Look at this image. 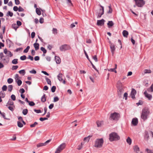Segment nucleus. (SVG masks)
I'll list each match as a JSON object with an SVG mask.
<instances>
[{"instance_id":"obj_62","label":"nucleus","mask_w":153,"mask_h":153,"mask_svg":"<svg viewBox=\"0 0 153 153\" xmlns=\"http://www.w3.org/2000/svg\"><path fill=\"white\" fill-rule=\"evenodd\" d=\"M146 151L148 153H153V152L152 150L149 149H146Z\"/></svg>"},{"instance_id":"obj_26","label":"nucleus","mask_w":153,"mask_h":153,"mask_svg":"<svg viewBox=\"0 0 153 153\" xmlns=\"http://www.w3.org/2000/svg\"><path fill=\"white\" fill-rule=\"evenodd\" d=\"M12 27L16 31L17 29L19 27L16 24H13L12 25Z\"/></svg>"},{"instance_id":"obj_8","label":"nucleus","mask_w":153,"mask_h":153,"mask_svg":"<svg viewBox=\"0 0 153 153\" xmlns=\"http://www.w3.org/2000/svg\"><path fill=\"white\" fill-rule=\"evenodd\" d=\"M66 144L65 143H62L57 148L55 153H59L65 147Z\"/></svg>"},{"instance_id":"obj_7","label":"nucleus","mask_w":153,"mask_h":153,"mask_svg":"<svg viewBox=\"0 0 153 153\" xmlns=\"http://www.w3.org/2000/svg\"><path fill=\"white\" fill-rule=\"evenodd\" d=\"M71 48L70 46L66 44L62 45L59 47V49L61 51H65L70 49Z\"/></svg>"},{"instance_id":"obj_5","label":"nucleus","mask_w":153,"mask_h":153,"mask_svg":"<svg viewBox=\"0 0 153 153\" xmlns=\"http://www.w3.org/2000/svg\"><path fill=\"white\" fill-rule=\"evenodd\" d=\"M136 4L134 6V7H135L137 5L138 7H142L145 4V2L144 0H134Z\"/></svg>"},{"instance_id":"obj_22","label":"nucleus","mask_w":153,"mask_h":153,"mask_svg":"<svg viewBox=\"0 0 153 153\" xmlns=\"http://www.w3.org/2000/svg\"><path fill=\"white\" fill-rule=\"evenodd\" d=\"M128 34V31L126 30H124L123 32V36L126 37H127Z\"/></svg>"},{"instance_id":"obj_48","label":"nucleus","mask_w":153,"mask_h":153,"mask_svg":"<svg viewBox=\"0 0 153 153\" xmlns=\"http://www.w3.org/2000/svg\"><path fill=\"white\" fill-rule=\"evenodd\" d=\"M108 71H110L114 72L115 73H117V71L115 70V69L114 68H110L109 69H108Z\"/></svg>"},{"instance_id":"obj_50","label":"nucleus","mask_w":153,"mask_h":153,"mask_svg":"<svg viewBox=\"0 0 153 153\" xmlns=\"http://www.w3.org/2000/svg\"><path fill=\"white\" fill-rule=\"evenodd\" d=\"M38 123L37 122H35L33 124L30 125V127L31 128L34 127Z\"/></svg>"},{"instance_id":"obj_35","label":"nucleus","mask_w":153,"mask_h":153,"mask_svg":"<svg viewBox=\"0 0 153 153\" xmlns=\"http://www.w3.org/2000/svg\"><path fill=\"white\" fill-rule=\"evenodd\" d=\"M36 13L39 15H40L41 13L40 10L37 8H36Z\"/></svg>"},{"instance_id":"obj_25","label":"nucleus","mask_w":153,"mask_h":153,"mask_svg":"<svg viewBox=\"0 0 153 153\" xmlns=\"http://www.w3.org/2000/svg\"><path fill=\"white\" fill-rule=\"evenodd\" d=\"M107 25H108V27H110L113 25L114 23L112 21H109L107 23Z\"/></svg>"},{"instance_id":"obj_54","label":"nucleus","mask_w":153,"mask_h":153,"mask_svg":"<svg viewBox=\"0 0 153 153\" xmlns=\"http://www.w3.org/2000/svg\"><path fill=\"white\" fill-rule=\"evenodd\" d=\"M18 68V65H13L12 66V70H16Z\"/></svg>"},{"instance_id":"obj_53","label":"nucleus","mask_w":153,"mask_h":153,"mask_svg":"<svg viewBox=\"0 0 153 153\" xmlns=\"http://www.w3.org/2000/svg\"><path fill=\"white\" fill-rule=\"evenodd\" d=\"M2 61L4 62H6L7 63H8L9 61V58H7V61L6 60V59L5 58H2Z\"/></svg>"},{"instance_id":"obj_40","label":"nucleus","mask_w":153,"mask_h":153,"mask_svg":"<svg viewBox=\"0 0 153 153\" xmlns=\"http://www.w3.org/2000/svg\"><path fill=\"white\" fill-rule=\"evenodd\" d=\"M108 7L109 8V10L107 12V13H112V8H111V5H110Z\"/></svg>"},{"instance_id":"obj_55","label":"nucleus","mask_w":153,"mask_h":153,"mask_svg":"<svg viewBox=\"0 0 153 153\" xmlns=\"http://www.w3.org/2000/svg\"><path fill=\"white\" fill-rule=\"evenodd\" d=\"M30 73L31 74H35L36 73V71H35L34 69H33L31 71H30Z\"/></svg>"},{"instance_id":"obj_42","label":"nucleus","mask_w":153,"mask_h":153,"mask_svg":"<svg viewBox=\"0 0 153 153\" xmlns=\"http://www.w3.org/2000/svg\"><path fill=\"white\" fill-rule=\"evenodd\" d=\"M53 33L56 34L57 33V30L56 28H53L52 30Z\"/></svg>"},{"instance_id":"obj_59","label":"nucleus","mask_w":153,"mask_h":153,"mask_svg":"<svg viewBox=\"0 0 153 153\" xmlns=\"http://www.w3.org/2000/svg\"><path fill=\"white\" fill-rule=\"evenodd\" d=\"M59 98L57 97H56L54 98L53 101L54 102H56L58 101H59Z\"/></svg>"},{"instance_id":"obj_6","label":"nucleus","mask_w":153,"mask_h":153,"mask_svg":"<svg viewBox=\"0 0 153 153\" xmlns=\"http://www.w3.org/2000/svg\"><path fill=\"white\" fill-rule=\"evenodd\" d=\"M120 117V115L119 114L116 112H114L111 113V114L110 118L111 120H117Z\"/></svg>"},{"instance_id":"obj_21","label":"nucleus","mask_w":153,"mask_h":153,"mask_svg":"<svg viewBox=\"0 0 153 153\" xmlns=\"http://www.w3.org/2000/svg\"><path fill=\"white\" fill-rule=\"evenodd\" d=\"M14 105V102L13 101H12L10 99L7 103L6 106L7 107L8 105Z\"/></svg>"},{"instance_id":"obj_63","label":"nucleus","mask_w":153,"mask_h":153,"mask_svg":"<svg viewBox=\"0 0 153 153\" xmlns=\"http://www.w3.org/2000/svg\"><path fill=\"white\" fill-rule=\"evenodd\" d=\"M24 11V9L21 7V6H19L18 8V11L19 12H22Z\"/></svg>"},{"instance_id":"obj_28","label":"nucleus","mask_w":153,"mask_h":153,"mask_svg":"<svg viewBox=\"0 0 153 153\" xmlns=\"http://www.w3.org/2000/svg\"><path fill=\"white\" fill-rule=\"evenodd\" d=\"M126 142L129 145H131V140L130 138V137H128L127 140H126Z\"/></svg>"},{"instance_id":"obj_19","label":"nucleus","mask_w":153,"mask_h":153,"mask_svg":"<svg viewBox=\"0 0 153 153\" xmlns=\"http://www.w3.org/2000/svg\"><path fill=\"white\" fill-rule=\"evenodd\" d=\"M39 45L38 43H35L33 44V46L36 51H37L39 49Z\"/></svg>"},{"instance_id":"obj_32","label":"nucleus","mask_w":153,"mask_h":153,"mask_svg":"<svg viewBox=\"0 0 153 153\" xmlns=\"http://www.w3.org/2000/svg\"><path fill=\"white\" fill-rule=\"evenodd\" d=\"M7 44L9 45V47H10L11 45V42L10 40L9 39H7L6 40Z\"/></svg>"},{"instance_id":"obj_36","label":"nucleus","mask_w":153,"mask_h":153,"mask_svg":"<svg viewBox=\"0 0 153 153\" xmlns=\"http://www.w3.org/2000/svg\"><path fill=\"white\" fill-rule=\"evenodd\" d=\"M5 93L2 91H1L0 92V96L2 97V98H4L5 96Z\"/></svg>"},{"instance_id":"obj_61","label":"nucleus","mask_w":153,"mask_h":153,"mask_svg":"<svg viewBox=\"0 0 153 153\" xmlns=\"http://www.w3.org/2000/svg\"><path fill=\"white\" fill-rule=\"evenodd\" d=\"M48 118L47 117L42 118L41 117L39 118V120L41 121H43L46 120H47Z\"/></svg>"},{"instance_id":"obj_23","label":"nucleus","mask_w":153,"mask_h":153,"mask_svg":"<svg viewBox=\"0 0 153 153\" xmlns=\"http://www.w3.org/2000/svg\"><path fill=\"white\" fill-rule=\"evenodd\" d=\"M46 95L45 94L41 98V101L42 102H44L46 101V98L45 97Z\"/></svg>"},{"instance_id":"obj_13","label":"nucleus","mask_w":153,"mask_h":153,"mask_svg":"<svg viewBox=\"0 0 153 153\" xmlns=\"http://www.w3.org/2000/svg\"><path fill=\"white\" fill-rule=\"evenodd\" d=\"M138 119L137 118H134L132 119L131 123L134 126H136L138 123Z\"/></svg>"},{"instance_id":"obj_18","label":"nucleus","mask_w":153,"mask_h":153,"mask_svg":"<svg viewBox=\"0 0 153 153\" xmlns=\"http://www.w3.org/2000/svg\"><path fill=\"white\" fill-rule=\"evenodd\" d=\"M55 59L56 60V61L57 64H59L61 62V59L60 58L57 56H55Z\"/></svg>"},{"instance_id":"obj_3","label":"nucleus","mask_w":153,"mask_h":153,"mask_svg":"<svg viewBox=\"0 0 153 153\" xmlns=\"http://www.w3.org/2000/svg\"><path fill=\"white\" fill-rule=\"evenodd\" d=\"M109 136V139L111 142L120 139V136L117 133L115 132H113L110 134Z\"/></svg>"},{"instance_id":"obj_51","label":"nucleus","mask_w":153,"mask_h":153,"mask_svg":"<svg viewBox=\"0 0 153 153\" xmlns=\"http://www.w3.org/2000/svg\"><path fill=\"white\" fill-rule=\"evenodd\" d=\"M7 86L6 85H4L2 88V89L3 91H6L7 90Z\"/></svg>"},{"instance_id":"obj_49","label":"nucleus","mask_w":153,"mask_h":153,"mask_svg":"<svg viewBox=\"0 0 153 153\" xmlns=\"http://www.w3.org/2000/svg\"><path fill=\"white\" fill-rule=\"evenodd\" d=\"M7 81L9 84H10L13 82V80L11 78H9L7 79Z\"/></svg>"},{"instance_id":"obj_16","label":"nucleus","mask_w":153,"mask_h":153,"mask_svg":"<svg viewBox=\"0 0 153 153\" xmlns=\"http://www.w3.org/2000/svg\"><path fill=\"white\" fill-rule=\"evenodd\" d=\"M149 135L147 131H146L145 132V134L144 136V138L145 140L147 141L149 139Z\"/></svg>"},{"instance_id":"obj_56","label":"nucleus","mask_w":153,"mask_h":153,"mask_svg":"<svg viewBox=\"0 0 153 153\" xmlns=\"http://www.w3.org/2000/svg\"><path fill=\"white\" fill-rule=\"evenodd\" d=\"M84 53H85V55L86 56V57L87 59H88V60L89 61H90V60L88 56V55L86 51H85V50H84Z\"/></svg>"},{"instance_id":"obj_30","label":"nucleus","mask_w":153,"mask_h":153,"mask_svg":"<svg viewBox=\"0 0 153 153\" xmlns=\"http://www.w3.org/2000/svg\"><path fill=\"white\" fill-rule=\"evenodd\" d=\"M18 59H15L12 61V63L14 64H16L18 63Z\"/></svg>"},{"instance_id":"obj_43","label":"nucleus","mask_w":153,"mask_h":153,"mask_svg":"<svg viewBox=\"0 0 153 153\" xmlns=\"http://www.w3.org/2000/svg\"><path fill=\"white\" fill-rule=\"evenodd\" d=\"M40 50L43 52L44 53H45L47 52V50L43 47H41Z\"/></svg>"},{"instance_id":"obj_31","label":"nucleus","mask_w":153,"mask_h":153,"mask_svg":"<svg viewBox=\"0 0 153 153\" xmlns=\"http://www.w3.org/2000/svg\"><path fill=\"white\" fill-rule=\"evenodd\" d=\"M8 91L9 92H11L12 90L13 86L12 85H9L8 86Z\"/></svg>"},{"instance_id":"obj_1","label":"nucleus","mask_w":153,"mask_h":153,"mask_svg":"<svg viewBox=\"0 0 153 153\" xmlns=\"http://www.w3.org/2000/svg\"><path fill=\"white\" fill-rule=\"evenodd\" d=\"M117 88H118V95L119 97H121L124 91V87L122 82L120 81H118L117 83Z\"/></svg>"},{"instance_id":"obj_52","label":"nucleus","mask_w":153,"mask_h":153,"mask_svg":"<svg viewBox=\"0 0 153 153\" xmlns=\"http://www.w3.org/2000/svg\"><path fill=\"white\" fill-rule=\"evenodd\" d=\"M11 98L12 100L13 101H15L16 99V96L14 94H12L11 96Z\"/></svg>"},{"instance_id":"obj_58","label":"nucleus","mask_w":153,"mask_h":153,"mask_svg":"<svg viewBox=\"0 0 153 153\" xmlns=\"http://www.w3.org/2000/svg\"><path fill=\"white\" fill-rule=\"evenodd\" d=\"M123 98H125V100H127L128 97V94L126 92H125L123 95Z\"/></svg>"},{"instance_id":"obj_20","label":"nucleus","mask_w":153,"mask_h":153,"mask_svg":"<svg viewBox=\"0 0 153 153\" xmlns=\"http://www.w3.org/2000/svg\"><path fill=\"white\" fill-rule=\"evenodd\" d=\"M63 76V74L61 73H59L58 75H57V78L60 81H63V79L62 78Z\"/></svg>"},{"instance_id":"obj_39","label":"nucleus","mask_w":153,"mask_h":153,"mask_svg":"<svg viewBox=\"0 0 153 153\" xmlns=\"http://www.w3.org/2000/svg\"><path fill=\"white\" fill-rule=\"evenodd\" d=\"M30 48V47L29 46H27L26 48L24 50V53H27L28 51Z\"/></svg>"},{"instance_id":"obj_4","label":"nucleus","mask_w":153,"mask_h":153,"mask_svg":"<svg viewBox=\"0 0 153 153\" xmlns=\"http://www.w3.org/2000/svg\"><path fill=\"white\" fill-rule=\"evenodd\" d=\"M104 140L102 138L97 139L94 142V146L97 148H100L102 147Z\"/></svg>"},{"instance_id":"obj_15","label":"nucleus","mask_w":153,"mask_h":153,"mask_svg":"<svg viewBox=\"0 0 153 153\" xmlns=\"http://www.w3.org/2000/svg\"><path fill=\"white\" fill-rule=\"evenodd\" d=\"M133 149L134 151L136 153H138L140 152V149L139 147L137 145H135L133 147Z\"/></svg>"},{"instance_id":"obj_29","label":"nucleus","mask_w":153,"mask_h":153,"mask_svg":"<svg viewBox=\"0 0 153 153\" xmlns=\"http://www.w3.org/2000/svg\"><path fill=\"white\" fill-rule=\"evenodd\" d=\"M91 137L92 136L89 135L87 137H85L84 139V140L86 142H88L89 140L90 137Z\"/></svg>"},{"instance_id":"obj_47","label":"nucleus","mask_w":153,"mask_h":153,"mask_svg":"<svg viewBox=\"0 0 153 153\" xmlns=\"http://www.w3.org/2000/svg\"><path fill=\"white\" fill-rule=\"evenodd\" d=\"M27 57L25 55H23L21 56L20 57V59L22 60H24L26 59Z\"/></svg>"},{"instance_id":"obj_60","label":"nucleus","mask_w":153,"mask_h":153,"mask_svg":"<svg viewBox=\"0 0 153 153\" xmlns=\"http://www.w3.org/2000/svg\"><path fill=\"white\" fill-rule=\"evenodd\" d=\"M29 104L30 106H33L35 105V104L34 102L33 101H29Z\"/></svg>"},{"instance_id":"obj_33","label":"nucleus","mask_w":153,"mask_h":153,"mask_svg":"<svg viewBox=\"0 0 153 153\" xmlns=\"http://www.w3.org/2000/svg\"><path fill=\"white\" fill-rule=\"evenodd\" d=\"M13 14L12 12L8 11L7 13L6 16H9L10 17H12L13 16Z\"/></svg>"},{"instance_id":"obj_38","label":"nucleus","mask_w":153,"mask_h":153,"mask_svg":"<svg viewBox=\"0 0 153 153\" xmlns=\"http://www.w3.org/2000/svg\"><path fill=\"white\" fill-rule=\"evenodd\" d=\"M19 73L21 74H22L23 75H25V70L23 69L19 71Z\"/></svg>"},{"instance_id":"obj_37","label":"nucleus","mask_w":153,"mask_h":153,"mask_svg":"<svg viewBox=\"0 0 153 153\" xmlns=\"http://www.w3.org/2000/svg\"><path fill=\"white\" fill-rule=\"evenodd\" d=\"M16 82L17 83L18 85L19 86H20L22 84V81L20 79H18L16 81Z\"/></svg>"},{"instance_id":"obj_44","label":"nucleus","mask_w":153,"mask_h":153,"mask_svg":"<svg viewBox=\"0 0 153 153\" xmlns=\"http://www.w3.org/2000/svg\"><path fill=\"white\" fill-rule=\"evenodd\" d=\"M44 146H45L44 143H40L37 144V147H39Z\"/></svg>"},{"instance_id":"obj_24","label":"nucleus","mask_w":153,"mask_h":153,"mask_svg":"<svg viewBox=\"0 0 153 153\" xmlns=\"http://www.w3.org/2000/svg\"><path fill=\"white\" fill-rule=\"evenodd\" d=\"M45 79L46 81L47 82L48 84L50 85H51V82L50 79H48L47 77L45 76Z\"/></svg>"},{"instance_id":"obj_27","label":"nucleus","mask_w":153,"mask_h":153,"mask_svg":"<svg viewBox=\"0 0 153 153\" xmlns=\"http://www.w3.org/2000/svg\"><path fill=\"white\" fill-rule=\"evenodd\" d=\"M97 125L98 127H101L103 124L102 121H97Z\"/></svg>"},{"instance_id":"obj_14","label":"nucleus","mask_w":153,"mask_h":153,"mask_svg":"<svg viewBox=\"0 0 153 153\" xmlns=\"http://www.w3.org/2000/svg\"><path fill=\"white\" fill-rule=\"evenodd\" d=\"M144 94L145 95V96L149 100H151L152 98V95L150 94H148L146 91L144 92Z\"/></svg>"},{"instance_id":"obj_45","label":"nucleus","mask_w":153,"mask_h":153,"mask_svg":"<svg viewBox=\"0 0 153 153\" xmlns=\"http://www.w3.org/2000/svg\"><path fill=\"white\" fill-rule=\"evenodd\" d=\"M56 89V87L55 86H53L51 88V91L52 92L54 93L55 92Z\"/></svg>"},{"instance_id":"obj_10","label":"nucleus","mask_w":153,"mask_h":153,"mask_svg":"<svg viewBox=\"0 0 153 153\" xmlns=\"http://www.w3.org/2000/svg\"><path fill=\"white\" fill-rule=\"evenodd\" d=\"M105 20L102 19L101 20H98L97 22V25L98 26H102L104 25Z\"/></svg>"},{"instance_id":"obj_17","label":"nucleus","mask_w":153,"mask_h":153,"mask_svg":"<svg viewBox=\"0 0 153 153\" xmlns=\"http://www.w3.org/2000/svg\"><path fill=\"white\" fill-rule=\"evenodd\" d=\"M152 72L151 70L150 69H146L143 71V75H145L146 74H151Z\"/></svg>"},{"instance_id":"obj_2","label":"nucleus","mask_w":153,"mask_h":153,"mask_svg":"<svg viewBox=\"0 0 153 153\" xmlns=\"http://www.w3.org/2000/svg\"><path fill=\"white\" fill-rule=\"evenodd\" d=\"M150 111L149 109L147 108H145L143 109L142 113L141 115V118L143 121L146 120L149 114Z\"/></svg>"},{"instance_id":"obj_57","label":"nucleus","mask_w":153,"mask_h":153,"mask_svg":"<svg viewBox=\"0 0 153 153\" xmlns=\"http://www.w3.org/2000/svg\"><path fill=\"white\" fill-rule=\"evenodd\" d=\"M150 90H151V92H153V83H152V84L150 88L148 89V91H149Z\"/></svg>"},{"instance_id":"obj_34","label":"nucleus","mask_w":153,"mask_h":153,"mask_svg":"<svg viewBox=\"0 0 153 153\" xmlns=\"http://www.w3.org/2000/svg\"><path fill=\"white\" fill-rule=\"evenodd\" d=\"M28 113V110L27 109H25L23 110L22 113L24 115H26Z\"/></svg>"},{"instance_id":"obj_46","label":"nucleus","mask_w":153,"mask_h":153,"mask_svg":"<svg viewBox=\"0 0 153 153\" xmlns=\"http://www.w3.org/2000/svg\"><path fill=\"white\" fill-rule=\"evenodd\" d=\"M7 55L8 56L10 57H12L13 56V54L10 51H8L7 53Z\"/></svg>"},{"instance_id":"obj_11","label":"nucleus","mask_w":153,"mask_h":153,"mask_svg":"<svg viewBox=\"0 0 153 153\" xmlns=\"http://www.w3.org/2000/svg\"><path fill=\"white\" fill-rule=\"evenodd\" d=\"M136 94V91L134 89H132L131 93V95L133 99L135 98V96Z\"/></svg>"},{"instance_id":"obj_41","label":"nucleus","mask_w":153,"mask_h":153,"mask_svg":"<svg viewBox=\"0 0 153 153\" xmlns=\"http://www.w3.org/2000/svg\"><path fill=\"white\" fill-rule=\"evenodd\" d=\"M18 126L20 128H22L23 126V125L22 123L20 121L17 122Z\"/></svg>"},{"instance_id":"obj_9","label":"nucleus","mask_w":153,"mask_h":153,"mask_svg":"<svg viewBox=\"0 0 153 153\" xmlns=\"http://www.w3.org/2000/svg\"><path fill=\"white\" fill-rule=\"evenodd\" d=\"M101 7L102 9H100L99 10V11L97 16V18H100L101 17V16L104 13V8L102 6H101Z\"/></svg>"},{"instance_id":"obj_12","label":"nucleus","mask_w":153,"mask_h":153,"mask_svg":"<svg viewBox=\"0 0 153 153\" xmlns=\"http://www.w3.org/2000/svg\"><path fill=\"white\" fill-rule=\"evenodd\" d=\"M110 47L111 52H112L113 55L115 50V45L114 44L111 43L110 45Z\"/></svg>"},{"instance_id":"obj_64","label":"nucleus","mask_w":153,"mask_h":153,"mask_svg":"<svg viewBox=\"0 0 153 153\" xmlns=\"http://www.w3.org/2000/svg\"><path fill=\"white\" fill-rule=\"evenodd\" d=\"M34 111L37 113H39L41 112V111L40 109H34Z\"/></svg>"}]
</instances>
